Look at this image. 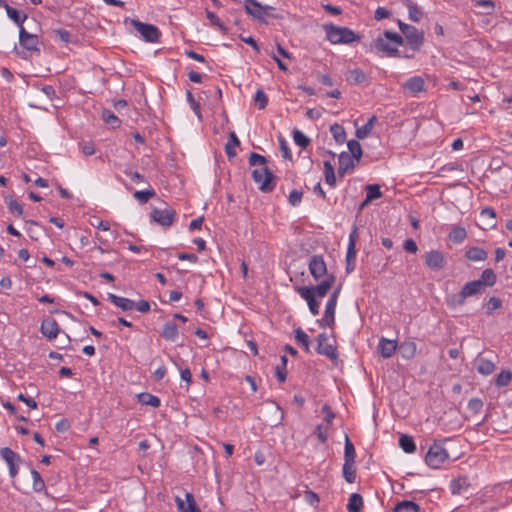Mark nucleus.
Segmentation results:
<instances>
[{
	"mask_svg": "<svg viewBox=\"0 0 512 512\" xmlns=\"http://www.w3.org/2000/svg\"><path fill=\"white\" fill-rule=\"evenodd\" d=\"M336 277L334 274L328 275L321 283L314 287L297 286L295 290L307 302L310 312L316 316L319 314L320 302L316 299L323 298L327 295L335 283Z\"/></svg>",
	"mask_w": 512,
	"mask_h": 512,
	"instance_id": "nucleus-1",
	"label": "nucleus"
},
{
	"mask_svg": "<svg viewBox=\"0 0 512 512\" xmlns=\"http://www.w3.org/2000/svg\"><path fill=\"white\" fill-rule=\"evenodd\" d=\"M267 162H250L254 167L251 176L258 189L263 193L272 192L277 184V177L265 166Z\"/></svg>",
	"mask_w": 512,
	"mask_h": 512,
	"instance_id": "nucleus-2",
	"label": "nucleus"
},
{
	"mask_svg": "<svg viewBox=\"0 0 512 512\" xmlns=\"http://www.w3.org/2000/svg\"><path fill=\"white\" fill-rule=\"evenodd\" d=\"M403 44L404 38L400 34L389 30H385L383 36L374 40L375 49L386 53L389 57L400 56L397 46Z\"/></svg>",
	"mask_w": 512,
	"mask_h": 512,
	"instance_id": "nucleus-3",
	"label": "nucleus"
},
{
	"mask_svg": "<svg viewBox=\"0 0 512 512\" xmlns=\"http://www.w3.org/2000/svg\"><path fill=\"white\" fill-rule=\"evenodd\" d=\"M323 29L326 33V39L332 44H350L361 40V36L348 27L336 26L329 23L324 24Z\"/></svg>",
	"mask_w": 512,
	"mask_h": 512,
	"instance_id": "nucleus-4",
	"label": "nucleus"
},
{
	"mask_svg": "<svg viewBox=\"0 0 512 512\" xmlns=\"http://www.w3.org/2000/svg\"><path fill=\"white\" fill-rule=\"evenodd\" d=\"M449 458V454L445 448L439 442H434L432 446H430L428 452L425 456L426 464L433 468L438 469L441 465Z\"/></svg>",
	"mask_w": 512,
	"mask_h": 512,
	"instance_id": "nucleus-5",
	"label": "nucleus"
},
{
	"mask_svg": "<svg viewBox=\"0 0 512 512\" xmlns=\"http://www.w3.org/2000/svg\"><path fill=\"white\" fill-rule=\"evenodd\" d=\"M131 23L145 41L151 43L159 42L161 32L155 25L143 23L139 20H132Z\"/></svg>",
	"mask_w": 512,
	"mask_h": 512,
	"instance_id": "nucleus-6",
	"label": "nucleus"
},
{
	"mask_svg": "<svg viewBox=\"0 0 512 512\" xmlns=\"http://www.w3.org/2000/svg\"><path fill=\"white\" fill-rule=\"evenodd\" d=\"M316 351L320 355H324L330 360L334 361L338 358L337 346L335 343H330L326 333H320L317 338Z\"/></svg>",
	"mask_w": 512,
	"mask_h": 512,
	"instance_id": "nucleus-7",
	"label": "nucleus"
},
{
	"mask_svg": "<svg viewBox=\"0 0 512 512\" xmlns=\"http://www.w3.org/2000/svg\"><path fill=\"white\" fill-rule=\"evenodd\" d=\"M424 263L433 271H440L445 268L447 260L443 252L430 250L424 254Z\"/></svg>",
	"mask_w": 512,
	"mask_h": 512,
	"instance_id": "nucleus-8",
	"label": "nucleus"
},
{
	"mask_svg": "<svg viewBox=\"0 0 512 512\" xmlns=\"http://www.w3.org/2000/svg\"><path fill=\"white\" fill-rule=\"evenodd\" d=\"M407 45L413 52L419 51L424 43V32L417 29L415 26H410L404 34Z\"/></svg>",
	"mask_w": 512,
	"mask_h": 512,
	"instance_id": "nucleus-9",
	"label": "nucleus"
},
{
	"mask_svg": "<svg viewBox=\"0 0 512 512\" xmlns=\"http://www.w3.org/2000/svg\"><path fill=\"white\" fill-rule=\"evenodd\" d=\"M19 44L24 49L31 52H39V38L36 34L27 32L24 27L19 29Z\"/></svg>",
	"mask_w": 512,
	"mask_h": 512,
	"instance_id": "nucleus-10",
	"label": "nucleus"
},
{
	"mask_svg": "<svg viewBox=\"0 0 512 512\" xmlns=\"http://www.w3.org/2000/svg\"><path fill=\"white\" fill-rule=\"evenodd\" d=\"M309 271L315 280H319L323 276H328L327 266L321 255H313L309 260Z\"/></svg>",
	"mask_w": 512,
	"mask_h": 512,
	"instance_id": "nucleus-11",
	"label": "nucleus"
},
{
	"mask_svg": "<svg viewBox=\"0 0 512 512\" xmlns=\"http://www.w3.org/2000/svg\"><path fill=\"white\" fill-rule=\"evenodd\" d=\"M151 220L163 227H170L175 218V211L171 209L154 208L150 214Z\"/></svg>",
	"mask_w": 512,
	"mask_h": 512,
	"instance_id": "nucleus-12",
	"label": "nucleus"
},
{
	"mask_svg": "<svg viewBox=\"0 0 512 512\" xmlns=\"http://www.w3.org/2000/svg\"><path fill=\"white\" fill-rule=\"evenodd\" d=\"M40 330L47 339L53 340L59 333V325L55 319L46 318L42 321Z\"/></svg>",
	"mask_w": 512,
	"mask_h": 512,
	"instance_id": "nucleus-13",
	"label": "nucleus"
},
{
	"mask_svg": "<svg viewBox=\"0 0 512 512\" xmlns=\"http://www.w3.org/2000/svg\"><path fill=\"white\" fill-rule=\"evenodd\" d=\"M335 303H332V301H327L325 306V312L321 319L317 320V323L320 327L328 326L332 328L335 325V309H336Z\"/></svg>",
	"mask_w": 512,
	"mask_h": 512,
	"instance_id": "nucleus-14",
	"label": "nucleus"
},
{
	"mask_svg": "<svg viewBox=\"0 0 512 512\" xmlns=\"http://www.w3.org/2000/svg\"><path fill=\"white\" fill-rule=\"evenodd\" d=\"M186 503L179 496L175 498L177 508L179 512H201L197 507L194 496L191 493L185 495Z\"/></svg>",
	"mask_w": 512,
	"mask_h": 512,
	"instance_id": "nucleus-15",
	"label": "nucleus"
},
{
	"mask_svg": "<svg viewBox=\"0 0 512 512\" xmlns=\"http://www.w3.org/2000/svg\"><path fill=\"white\" fill-rule=\"evenodd\" d=\"M350 155L342 152L339 156V160H361L362 148L357 140H350L347 143Z\"/></svg>",
	"mask_w": 512,
	"mask_h": 512,
	"instance_id": "nucleus-16",
	"label": "nucleus"
},
{
	"mask_svg": "<svg viewBox=\"0 0 512 512\" xmlns=\"http://www.w3.org/2000/svg\"><path fill=\"white\" fill-rule=\"evenodd\" d=\"M403 89L415 96L425 90V82L422 77L413 76L403 84Z\"/></svg>",
	"mask_w": 512,
	"mask_h": 512,
	"instance_id": "nucleus-17",
	"label": "nucleus"
},
{
	"mask_svg": "<svg viewBox=\"0 0 512 512\" xmlns=\"http://www.w3.org/2000/svg\"><path fill=\"white\" fill-rule=\"evenodd\" d=\"M377 349L383 358H390L397 349V341L382 337L378 343Z\"/></svg>",
	"mask_w": 512,
	"mask_h": 512,
	"instance_id": "nucleus-18",
	"label": "nucleus"
},
{
	"mask_svg": "<svg viewBox=\"0 0 512 512\" xmlns=\"http://www.w3.org/2000/svg\"><path fill=\"white\" fill-rule=\"evenodd\" d=\"M473 365L478 373L485 376L492 374L495 370V364L493 363V361L481 356L475 358Z\"/></svg>",
	"mask_w": 512,
	"mask_h": 512,
	"instance_id": "nucleus-19",
	"label": "nucleus"
},
{
	"mask_svg": "<svg viewBox=\"0 0 512 512\" xmlns=\"http://www.w3.org/2000/svg\"><path fill=\"white\" fill-rule=\"evenodd\" d=\"M245 12L252 16L254 19L259 22L266 23L265 17L262 12V5L257 0H247L245 4Z\"/></svg>",
	"mask_w": 512,
	"mask_h": 512,
	"instance_id": "nucleus-20",
	"label": "nucleus"
},
{
	"mask_svg": "<svg viewBox=\"0 0 512 512\" xmlns=\"http://www.w3.org/2000/svg\"><path fill=\"white\" fill-rule=\"evenodd\" d=\"M107 299L122 311H131L135 307V302L133 300L117 296L113 293H108Z\"/></svg>",
	"mask_w": 512,
	"mask_h": 512,
	"instance_id": "nucleus-21",
	"label": "nucleus"
},
{
	"mask_svg": "<svg viewBox=\"0 0 512 512\" xmlns=\"http://www.w3.org/2000/svg\"><path fill=\"white\" fill-rule=\"evenodd\" d=\"M5 10L7 16L19 27V29H21L24 21L27 19V14L22 13L9 5H5Z\"/></svg>",
	"mask_w": 512,
	"mask_h": 512,
	"instance_id": "nucleus-22",
	"label": "nucleus"
},
{
	"mask_svg": "<svg viewBox=\"0 0 512 512\" xmlns=\"http://www.w3.org/2000/svg\"><path fill=\"white\" fill-rule=\"evenodd\" d=\"M417 351V346L414 341L407 340L399 345V352L405 359H412Z\"/></svg>",
	"mask_w": 512,
	"mask_h": 512,
	"instance_id": "nucleus-23",
	"label": "nucleus"
},
{
	"mask_svg": "<svg viewBox=\"0 0 512 512\" xmlns=\"http://www.w3.org/2000/svg\"><path fill=\"white\" fill-rule=\"evenodd\" d=\"M469 488V482L466 477H459L451 481L450 490L453 495H460L467 491Z\"/></svg>",
	"mask_w": 512,
	"mask_h": 512,
	"instance_id": "nucleus-24",
	"label": "nucleus"
},
{
	"mask_svg": "<svg viewBox=\"0 0 512 512\" xmlns=\"http://www.w3.org/2000/svg\"><path fill=\"white\" fill-rule=\"evenodd\" d=\"M496 280L497 276L495 272L492 269L487 268L482 272L480 278L476 281L480 282L481 287L485 289V287H492L496 283Z\"/></svg>",
	"mask_w": 512,
	"mask_h": 512,
	"instance_id": "nucleus-25",
	"label": "nucleus"
},
{
	"mask_svg": "<svg viewBox=\"0 0 512 512\" xmlns=\"http://www.w3.org/2000/svg\"><path fill=\"white\" fill-rule=\"evenodd\" d=\"M342 475L346 482L354 483L357 475L355 462L344 461Z\"/></svg>",
	"mask_w": 512,
	"mask_h": 512,
	"instance_id": "nucleus-26",
	"label": "nucleus"
},
{
	"mask_svg": "<svg viewBox=\"0 0 512 512\" xmlns=\"http://www.w3.org/2000/svg\"><path fill=\"white\" fill-rule=\"evenodd\" d=\"M392 512H421V508L413 501L403 500L395 505Z\"/></svg>",
	"mask_w": 512,
	"mask_h": 512,
	"instance_id": "nucleus-27",
	"label": "nucleus"
},
{
	"mask_svg": "<svg viewBox=\"0 0 512 512\" xmlns=\"http://www.w3.org/2000/svg\"><path fill=\"white\" fill-rule=\"evenodd\" d=\"M346 79L348 82L354 85L368 83L366 74L359 68L350 70Z\"/></svg>",
	"mask_w": 512,
	"mask_h": 512,
	"instance_id": "nucleus-28",
	"label": "nucleus"
},
{
	"mask_svg": "<svg viewBox=\"0 0 512 512\" xmlns=\"http://www.w3.org/2000/svg\"><path fill=\"white\" fill-rule=\"evenodd\" d=\"M294 333L296 343L300 345L305 352L310 353V341L306 332L301 327H298L294 330Z\"/></svg>",
	"mask_w": 512,
	"mask_h": 512,
	"instance_id": "nucleus-29",
	"label": "nucleus"
},
{
	"mask_svg": "<svg viewBox=\"0 0 512 512\" xmlns=\"http://www.w3.org/2000/svg\"><path fill=\"white\" fill-rule=\"evenodd\" d=\"M0 455L7 463L8 467L14 464H19L21 462L20 456L9 447L2 448L0 450Z\"/></svg>",
	"mask_w": 512,
	"mask_h": 512,
	"instance_id": "nucleus-30",
	"label": "nucleus"
},
{
	"mask_svg": "<svg viewBox=\"0 0 512 512\" xmlns=\"http://www.w3.org/2000/svg\"><path fill=\"white\" fill-rule=\"evenodd\" d=\"M240 145V141L237 137V135L235 134V132H230L229 133V139L225 145V152H226V155L228 156V158H233L236 156V151H235V148L238 147Z\"/></svg>",
	"mask_w": 512,
	"mask_h": 512,
	"instance_id": "nucleus-31",
	"label": "nucleus"
},
{
	"mask_svg": "<svg viewBox=\"0 0 512 512\" xmlns=\"http://www.w3.org/2000/svg\"><path fill=\"white\" fill-rule=\"evenodd\" d=\"M363 507V498L358 493L350 495L348 504L346 506L348 512H360Z\"/></svg>",
	"mask_w": 512,
	"mask_h": 512,
	"instance_id": "nucleus-32",
	"label": "nucleus"
},
{
	"mask_svg": "<svg viewBox=\"0 0 512 512\" xmlns=\"http://www.w3.org/2000/svg\"><path fill=\"white\" fill-rule=\"evenodd\" d=\"M161 336L168 340L174 342L178 336V327L174 322H167L163 326V330L161 332Z\"/></svg>",
	"mask_w": 512,
	"mask_h": 512,
	"instance_id": "nucleus-33",
	"label": "nucleus"
},
{
	"mask_svg": "<svg viewBox=\"0 0 512 512\" xmlns=\"http://www.w3.org/2000/svg\"><path fill=\"white\" fill-rule=\"evenodd\" d=\"M465 257L470 261H484L487 258V252L480 247H471L465 253Z\"/></svg>",
	"mask_w": 512,
	"mask_h": 512,
	"instance_id": "nucleus-34",
	"label": "nucleus"
},
{
	"mask_svg": "<svg viewBox=\"0 0 512 512\" xmlns=\"http://www.w3.org/2000/svg\"><path fill=\"white\" fill-rule=\"evenodd\" d=\"M466 297H471L473 295L480 294L484 291V289L481 287L480 282H477L476 280L467 282L461 289Z\"/></svg>",
	"mask_w": 512,
	"mask_h": 512,
	"instance_id": "nucleus-35",
	"label": "nucleus"
},
{
	"mask_svg": "<svg viewBox=\"0 0 512 512\" xmlns=\"http://www.w3.org/2000/svg\"><path fill=\"white\" fill-rule=\"evenodd\" d=\"M137 397H138V401L142 405H147V406L157 408L160 406V403H161L160 399L157 396L152 395L150 393H140L137 395Z\"/></svg>",
	"mask_w": 512,
	"mask_h": 512,
	"instance_id": "nucleus-36",
	"label": "nucleus"
},
{
	"mask_svg": "<svg viewBox=\"0 0 512 512\" xmlns=\"http://www.w3.org/2000/svg\"><path fill=\"white\" fill-rule=\"evenodd\" d=\"M485 225L494 228L496 226V212L493 208L486 207L480 213Z\"/></svg>",
	"mask_w": 512,
	"mask_h": 512,
	"instance_id": "nucleus-37",
	"label": "nucleus"
},
{
	"mask_svg": "<svg viewBox=\"0 0 512 512\" xmlns=\"http://www.w3.org/2000/svg\"><path fill=\"white\" fill-rule=\"evenodd\" d=\"M399 446L405 453H413L416 450V445L413 438L405 434L400 436Z\"/></svg>",
	"mask_w": 512,
	"mask_h": 512,
	"instance_id": "nucleus-38",
	"label": "nucleus"
},
{
	"mask_svg": "<svg viewBox=\"0 0 512 512\" xmlns=\"http://www.w3.org/2000/svg\"><path fill=\"white\" fill-rule=\"evenodd\" d=\"M355 458H356L355 447H354L353 443L351 442V440L349 439L348 435L345 434L344 461L355 462Z\"/></svg>",
	"mask_w": 512,
	"mask_h": 512,
	"instance_id": "nucleus-39",
	"label": "nucleus"
},
{
	"mask_svg": "<svg viewBox=\"0 0 512 512\" xmlns=\"http://www.w3.org/2000/svg\"><path fill=\"white\" fill-rule=\"evenodd\" d=\"M324 174H325V182L329 186L334 187L336 184V176H335V169L332 166L331 162H324Z\"/></svg>",
	"mask_w": 512,
	"mask_h": 512,
	"instance_id": "nucleus-40",
	"label": "nucleus"
},
{
	"mask_svg": "<svg viewBox=\"0 0 512 512\" xmlns=\"http://www.w3.org/2000/svg\"><path fill=\"white\" fill-rule=\"evenodd\" d=\"M448 237L453 243H461L467 237V232L463 227H455L451 230Z\"/></svg>",
	"mask_w": 512,
	"mask_h": 512,
	"instance_id": "nucleus-41",
	"label": "nucleus"
},
{
	"mask_svg": "<svg viewBox=\"0 0 512 512\" xmlns=\"http://www.w3.org/2000/svg\"><path fill=\"white\" fill-rule=\"evenodd\" d=\"M102 120L110 125L112 128H116V127H119L121 121L119 120V118L110 110L108 109H104L102 111Z\"/></svg>",
	"mask_w": 512,
	"mask_h": 512,
	"instance_id": "nucleus-42",
	"label": "nucleus"
},
{
	"mask_svg": "<svg viewBox=\"0 0 512 512\" xmlns=\"http://www.w3.org/2000/svg\"><path fill=\"white\" fill-rule=\"evenodd\" d=\"M375 120H376V117L372 116L368 120V122L366 124H364L363 126L357 128V130H356V137L358 139L366 138L370 134V132H371V130L373 128V123H374Z\"/></svg>",
	"mask_w": 512,
	"mask_h": 512,
	"instance_id": "nucleus-43",
	"label": "nucleus"
},
{
	"mask_svg": "<svg viewBox=\"0 0 512 512\" xmlns=\"http://www.w3.org/2000/svg\"><path fill=\"white\" fill-rule=\"evenodd\" d=\"M512 380V372L510 370H502L495 379V385L497 387H505L509 385Z\"/></svg>",
	"mask_w": 512,
	"mask_h": 512,
	"instance_id": "nucleus-44",
	"label": "nucleus"
},
{
	"mask_svg": "<svg viewBox=\"0 0 512 512\" xmlns=\"http://www.w3.org/2000/svg\"><path fill=\"white\" fill-rule=\"evenodd\" d=\"M31 476L33 478V490L35 492H43L46 490L45 482L41 477L40 473L34 469L31 470Z\"/></svg>",
	"mask_w": 512,
	"mask_h": 512,
	"instance_id": "nucleus-45",
	"label": "nucleus"
},
{
	"mask_svg": "<svg viewBox=\"0 0 512 512\" xmlns=\"http://www.w3.org/2000/svg\"><path fill=\"white\" fill-rule=\"evenodd\" d=\"M292 134L295 144L301 148L305 149L310 144V139L302 131L294 129Z\"/></svg>",
	"mask_w": 512,
	"mask_h": 512,
	"instance_id": "nucleus-46",
	"label": "nucleus"
},
{
	"mask_svg": "<svg viewBox=\"0 0 512 512\" xmlns=\"http://www.w3.org/2000/svg\"><path fill=\"white\" fill-rule=\"evenodd\" d=\"M155 196V191L153 189L143 190V191H135L133 193V197L140 203L145 204L151 198Z\"/></svg>",
	"mask_w": 512,
	"mask_h": 512,
	"instance_id": "nucleus-47",
	"label": "nucleus"
},
{
	"mask_svg": "<svg viewBox=\"0 0 512 512\" xmlns=\"http://www.w3.org/2000/svg\"><path fill=\"white\" fill-rule=\"evenodd\" d=\"M330 132L337 143H343L345 141L346 132L343 126L335 123L330 127Z\"/></svg>",
	"mask_w": 512,
	"mask_h": 512,
	"instance_id": "nucleus-48",
	"label": "nucleus"
},
{
	"mask_svg": "<svg viewBox=\"0 0 512 512\" xmlns=\"http://www.w3.org/2000/svg\"><path fill=\"white\" fill-rule=\"evenodd\" d=\"M365 190L368 201H373L382 197L380 186L377 184H369L366 186Z\"/></svg>",
	"mask_w": 512,
	"mask_h": 512,
	"instance_id": "nucleus-49",
	"label": "nucleus"
},
{
	"mask_svg": "<svg viewBox=\"0 0 512 512\" xmlns=\"http://www.w3.org/2000/svg\"><path fill=\"white\" fill-rule=\"evenodd\" d=\"M407 8L409 11V19L413 22H419L423 13L421 9L417 6V4L409 2L407 4Z\"/></svg>",
	"mask_w": 512,
	"mask_h": 512,
	"instance_id": "nucleus-50",
	"label": "nucleus"
},
{
	"mask_svg": "<svg viewBox=\"0 0 512 512\" xmlns=\"http://www.w3.org/2000/svg\"><path fill=\"white\" fill-rule=\"evenodd\" d=\"M466 298V295L461 290L459 293L451 295L448 298L447 303L451 307L462 306L465 303Z\"/></svg>",
	"mask_w": 512,
	"mask_h": 512,
	"instance_id": "nucleus-51",
	"label": "nucleus"
},
{
	"mask_svg": "<svg viewBox=\"0 0 512 512\" xmlns=\"http://www.w3.org/2000/svg\"><path fill=\"white\" fill-rule=\"evenodd\" d=\"M329 426L324 423L318 424L315 427L314 434L317 436L318 440L321 443H325L328 439L327 431L329 430Z\"/></svg>",
	"mask_w": 512,
	"mask_h": 512,
	"instance_id": "nucleus-52",
	"label": "nucleus"
},
{
	"mask_svg": "<svg viewBox=\"0 0 512 512\" xmlns=\"http://www.w3.org/2000/svg\"><path fill=\"white\" fill-rule=\"evenodd\" d=\"M453 170H463L462 163H459V164L456 163L455 165L449 163V164L443 165L441 168L438 169V173L437 174H433V176L430 177L429 180L432 179L435 176L443 177V176H445L446 172H451Z\"/></svg>",
	"mask_w": 512,
	"mask_h": 512,
	"instance_id": "nucleus-53",
	"label": "nucleus"
},
{
	"mask_svg": "<svg viewBox=\"0 0 512 512\" xmlns=\"http://www.w3.org/2000/svg\"><path fill=\"white\" fill-rule=\"evenodd\" d=\"M206 17L207 19H209L211 25L216 26L223 33L227 32L226 27L223 25V23L220 21V19L214 12H211L208 9H206Z\"/></svg>",
	"mask_w": 512,
	"mask_h": 512,
	"instance_id": "nucleus-54",
	"label": "nucleus"
},
{
	"mask_svg": "<svg viewBox=\"0 0 512 512\" xmlns=\"http://www.w3.org/2000/svg\"><path fill=\"white\" fill-rule=\"evenodd\" d=\"M502 307V301L498 297H490L486 304V314L491 315L494 310Z\"/></svg>",
	"mask_w": 512,
	"mask_h": 512,
	"instance_id": "nucleus-55",
	"label": "nucleus"
},
{
	"mask_svg": "<svg viewBox=\"0 0 512 512\" xmlns=\"http://www.w3.org/2000/svg\"><path fill=\"white\" fill-rule=\"evenodd\" d=\"M254 101L260 110L264 109L268 103V97L262 89H258Z\"/></svg>",
	"mask_w": 512,
	"mask_h": 512,
	"instance_id": "nucleus-56",
	"label": "nucleus"
},
{
	"mask_svg": "<svg viewBox=\"0 0 512 512\" xmlns=\"http://www.w3.org/2000/svg\"><path fill=\"white\" fill-rule=\"evenodd\" d=\"M467 407L472 414H478L483 407V401L479 398H472L469 400Z\"/></svg>",
	"mask_w": 512,
	"mask_h": 512,
	"instance_id": "nucleus-57",
	"label": "nucleus"
},
{
	"mask_svg": "<svg viewBox=\"0 0 512 512\" xmlns=\"http://www.w3.org/2000/svg\"><path fill=\"white\" fill-rule=\"evenodd\" d=\"M322 412L325 415L324 424L330 427L335 418V413L332 411L331 407L328 404H325L322 407Z\"/></svg>",
	"mask_w": 512,
	"mask_h": 512,
	"instance_id": "nucleus-58",
	"label": "nucleus"
},
{
	"mask_svg": "<svg viewBox=\"0 0 512 512\" xmlns=\"http://www.w3.org/2000/svg\"><path fill=\"white\" fill-rule=\"evenodd\" d=\"M279 147L282 153V157L286 160H292L291 151L288 147L286 140L283 137H279Z\"/></svg>",
	"mask_w": 512,
	"mask_h": 512,
	"instance_id": "nucleus-59",
	"label": "nucleus"
},
{
	"mask_svg": "<svg viewBox=\"0 0 512 512\" xmlns=\"http://www.w3.org/2000/svg\"><path fill=\"white\" fill-rule=\"evenodd\" d=\"M186 96H187V101L189 102L192 110L199 117V119H201V112H200V105H199V103L195 100L193 94L190 91H187Z\"/></svg>",
	"mask_w": 512,
	"mask_h": 512,
	"instance_id": "nucleus-60",
	"label": "nucleus"
},
{
	"mask_svg": "<svg viewBox=\"0 0 512 512\" xmlns=\"http://www.w3.org/2000/svg\"><path fill=\"white\" fill-rule=\"evenodd\" d=\"M476 6L485 8V14H491L494 11L495 5L492 0H477L475 2Z\"/></svg>",
	"mask_w": 512,
	"mask_h": 512,
	"instance_id": "nucleus-61",
	"label": "nucleus"
},
{
	"mask_svg": "<svg viewBox=\"0 0 512 512\" xmlns=\"http://www.w3.org/2000/svg\"><path fill=\"white\" fill-rule=\"evenodd\" d=\"M53 33L62 42L68 43L71 41V33L65 29H56Z\"/></svg>",
	"mask_w": 512,
	"mask_h": 512,
	"instance_id": "nucleus-62",
	"label": "nucleus"
},
{
	"mask_svg": "<svg viewBox=\"0 0 512 512\" xmlns=\"http://www.w3.org/2000/svg\"><path fill=\"white\" fill-rule=\"evenodd\" d=\"M303 193L299 190H292L289 194V203L292 206H297L302 200Z\"/></svg>",
	"mask_w": 512,
	"mask_h": 512,
	"instance_id": "nucleus-63",
	"label": "nucleus"
},
{
	"mask_svg": "<svg viewBox=\"0 0 512 512\" xmlns=\"http://www.w3.org/2000/svg\"><path fill=\"white\" fill-rule=\"evenodd\" d=\"M8 209H9L10 212L16 213L18 216H21L23 214V207L16 200L11 199L8 202Z\"/></svg>",
	"mask_w": 512,
	"mask_h": 512,
	"instance_id": "nucleus-64",
	"label": "nucleus"
}]
</instances>
